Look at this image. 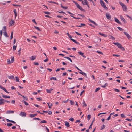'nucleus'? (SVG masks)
Segmentation results:
<instances>
[{
	"mask_svg": "<svg viewBox=\"0 0 132 132\" xmlns=\"http://www.w3.org/2000/svg\"><path fill=\"white\" fill-rule=\"evenodd\" d=\"M100 3L102 7L105 9L106 10H108V8L106 6L104 2L102 0H100Z\"/></svg>",
	"mask_w": 132,
	"mask_h": 132,
	"instance_id": "nucleus-1",
	"label": "nucleus"
},
{
	"mask_svg": "<svg viewBox=\"0 0 132 132\" xmlns=\"http://www.w3.org/2000/svg\"><path fill=\"white\" fill-rule=\"evenodd\" d=\"M123 33L128 39H129L130 38H131V36L129 35L128 33L125 32H124Z\"/></svg>",
	"mask_w": 132,
	"mask_h": 132,
	"instance_id": "nucleus-2",
	"label": "nucleus"
},
{
	"mask_svg": "<svg viewBox=\"0 0 132 132\" xmlns=\"http://www.w3.org/2000/svg\"><path fill=\"white\" fill-rule=\"evenodd\" d=\"M0 88L4 90L5 92H6L7 93H9V92L7 91V90L4 87L2 86L1 85H0Z\"/></svg>",
	"mask_w": 132,
	"mask_h": 132,
	"instance_id": "nucleus-3",
	"label": "nucleus"
},
{
	"mask_svg": "<svg viewBox=\"0 0 132 132\" xmlns=\"http://www.w3.org/2000/svg\"><path fill=\"white\" fill-rule=\"evenodd\" d=\"M106 16L107 18L109 20H110L111 18V16L108 13H106Z\"/></svg>",
	"mask_w": 132,
	"mask_h": 132,
	"instance_id": "nucleus-4",
	"label": "nucleus"
},
{
	"mask_svg": "<svg viewBox=\"0 0 132 132\" xmlns=\"http://www.w3.org/2000/svg\"><path fill=\"white\" fill-rule=\"evenodd\" d=\"M118 47L119 48L121 49L122 50H125L124 48L123 47H122L121 44L120 43L118 46Z\"/></svg>",
	"mask_w": 132,
	"mask_h": 132,
	"instance_id": "nucleus-5",
	"label": "nucleus"
},
{
	"mask_svg": "<svg viewBox=\"0 0 132 132\" xmlns=\"http://www.w3.org/2000/svg\"><path fill=\"white\" fill-rule=\"evenodd\" d=\"M88 20L91 23H93L96 26H97L98 25V24H96L94 21L92 20L90 18H88Z\"/></svg>",
	"mask_w": 132,
	"mask_h": 132,
	"instance_id": "nucleus-6",
	"label": "nucleus"
},
{
	"mask_svg": "<svg viewBox=\"0 0 132 132\" xmlns=\"http://www.w3.org/2000/svg\"><path fill=\"white\" fill-rule=\"evenodd\" d=\"M78 52V53L79 55L82 56H83L84 58H85L86 57V56L84 55V53L82 52L81 51H79V52Z\"/></svg>",
	"mask_w": 132,
	"mask_h": 132,
	"instance_id": "nucleus-7",
	"label": "nucleus"
},
{
	"mask_svg": "<svg viewBox=\"0 0 132 132\" xmlns=\"http://www.w3.org/2000/svg\"><path fill=\"white\" fill-rule=\"evenodd\" d=\"M2 94V97L3 98H4L6 99L7 98H10V96H9L4 95L3 94Z\"/></svg>",
	"mask_w": 132,
	"mask_h": 132,
	"instance_id": "nucleus-8",
	"label": "nucleus"
},
{
	"mask_svg": "<svg viewBox=\"0 0 132 132\" xmlns=\"http://www.w3.org/2000/svg\"><path fill=\"white\" fill-rule=\"evenodd\" d=\"M115 21L117 23L120 24H121V23L120 22L119 20L116 18L115 17L114 18Z\"/></svg>",
	"mask_w": 132,
	"mask_h": 132,
	"instance_id": "nucleus-9",
	"label": "nucleus"
},
{
	"mask_svg": "<svg viewBox=\"0 0 132 132\" xmlns=\"http://www.w3.org/2000/svg\"><path fill=\"white\" fill-rule=\"evenodd\" d=\"M120 17L121 20L123 22L125 23H126V21L122 15H120Z\"/></svg>",
	"mask_w": 132,
	"mask_h": 132,
	"instance_id": "nucleus-10",
	"label": "nucleus"
},
{
	"mask_svg": "<svg viewBox=\"0 0 132 132\" xmlns=\"http://www.w3.org/2000/svg\"><path fill=\"white\" fill-rule=\"evenodd\" d=\"M20 115H21V116H24V117H25L26 116V114L24 112H21Z\"/></svg>",
	"mask_w": 132,
	"mask_h": 132,
	"instance_id": "nucleus-11",
	"label": "nucleus"
},
{
	"mask_svg": "<svg viewBox=\"0 0 132 132\" xmlns=\"http://www.w3.org/2000/svg\"><path fill=\"white\" fill-rule=\"evenodd\" d=\"M7 77H8V78L9 79H13L14 80H15L14 76L13 75L11 76H7Z\"/></svg>",
	"mask_w": 132,
	"mask_h": 132,
	"instance_id": "nucleus-12",
	"label": "nucleus"
},
{
	"mask_svg": "<svg viewBox=\"0 0 132 132\" xmlns=\"http://www.w3.org/2000/svg\"><path fill=\"white\" fill-rule=\"evenodd\" d=\"M14 23V20L12 19L9 22V24L10 25V26H12Z\"/></svg>",
	"mask_w": 132,
	"mask_h": 132,
	"instance_id": "nucleus-13",
	"label": "nucleus"
},
{
	"mask_svg": "<svg viewBox=\"0 0 132 132\" xmlns=\"http://www.w3.org/2000/svg\"><path fill=\"white\" fill-rule=\"evenodd\" d=\"M13 12L15 14V18H16L17 16V11L16 9H14L13 10Z\"/></svg>",
	"mask_w": 132,
	"mask_h": 132,
	"instance_id": "nucleus-14",
	"label": "nucleus"
},
{
	"mask_svg": "<svg viewBox=\"0 0 132 132\" xmlns=\"http://www.w3.org/2000/svg\"><path fill=\"white\" fill-rule=\"evenodd\" d=\"M65 125L67 127H69L70 126V125L68 122L66 121L65 122Z\"/></svg>",
	"mask_w": 132,
	"mask_h": 132,
	"instance_id": "nucleus-15",
	"label": "nucleus"
},
{
	"mask_svg": "<svg viewBox=\"0 0 132 132\" xmlns=\"http://www.w3.org/2000/svg\"><path fill=\"white\" fill-rule=\"evenodd\" d=\"M122 7L124 11H125L127 9V7L125 5L123 7Z\"/></svg>",
	"mask_w": 132,
	"mask_h": 132,
	"instance_id": "nucleus-16",
	"label": "nucleus"
},
{
	"mask_svg": "<svg viewBox=\"0 0 132 132\" xmlns=\"http://www.w3.org/2000/svg\"><path fill=\"white\" fill-rule=\"evenodd\" d=\"M77 8H78L79 9H80L82 11H85V10L83 9L82 7L80 6V5H79V6L77 7Z\"/></svg>",
	"mask_w": 132,
	"mask_h": 132,
	"instance_id": "nucleus-17",
	"label": "nucleus"
},
{
	"mask_svg": "<svg viewBox=\"0 0 132 132\" xmlns=\"http://www.w3.org/2000/svg\"><path fill=\"white\" fill-rule=\"evenodd\" d=\"M77 8H78L79 9H80L82 11H85V10L83 9L82 7L80 6V5H79V6L77 7Z\"/></svg>",
	"mask_w": 132,
	"mask_h": 132,
	"instance_id": "nucleus-18",
	"label": "nucleus"
},
{
	"mask_svg": "<svg viewBox=\"0 0 132 132\" xmlns=\"http://www.w3.org/2000/svg\"><path fill=\"white\" fill-rule=\"evenodd\" d=\"M77 8H78L79 9H80L82 11H85V10L83 9L82 7L80 6V5H79V6L77 7Z\"/></svg>",
	"mask_w": 132,
	"mask_h": 132,
	"instance_id": "nucleus-19",
	"label": "nucleus"
},
{
	"mask_svg": "<svg viewBox=\"0 0 132 132\" xmlns=\"http://www.w3.org/2000/svg\"><path fill=\"white\" fill-rule=\"evenodd\" d=\"M14 111H7L6 113L7 114H10V113H14Z\"/></svg>",
	"mask_w": 132,
	"mask_h": 132,
	"instance_id": "nucleus-20",
	"label": "nucleus"
},
{
	"mask_svg": "<svg viewBox=\"0 0 132 132\" xmlns=\"http://www.w3.org/2000/svg\"><path fill=\"white\" fill-rule=\"evenodd\" d=\"M84 1H85L84 3L83 1H82V4L83 5H87L88 4V3L87 2V0H84Z\"/></svg>",
	"mask_w": 132,
	"mask_h": 132,
	"instance_id": "nucleus-21",
	"label": "nucleus"
},
{
	"mask_svg": "<svg viewBox=\"0 0 132 132\" xmlns=\"http://www.w3.org/2000/svg\"><path fill=\"white\" fill-rule=\"evenodd\" d=\"M4 103L3 101V99L1 98L0 99V105H3Z\"/></svg>",
	"mask_w": 132,
	"mask_h": 132,
	"instance_id": "nucleus-22",
	"label": "nucleus"
},
{
	"mask_svg": "<svg viewBox=\"0 0 132 132\" xmlns=\"http://www.w3.org/2000/svg\"><path fill=\"white\" fill-rule=\"evenodd\" d=\"M30 60H33L36 59V57L35 56H32L31 57H30Z\"/></svg>",
	"mask_w": 132,
	"mask_h": 132,
	"instance_id": "nucleus-23",
	"label": "nucleus"
},
{
	"mask_svg": "<svg viewBox=\"0 0 132 132\" xmlns=\"http://www.w3.org/2000/svg\"><path fill=\"white\" fill-rule=\"evenodd\" d=\"M80 72H79V73L81 74H82V75H84L85 76H86V77H87V76H86V74L83 72L81 70V71H80Z\"/></svg>",
	"mask_w": 132,
	"mask_h": 132,
	"instance_id": "nucleus-24",
	"label": "nucleus"
},
{
	"mask_svg": "<svg viewBox=\"0 0 132 132\" xmlns=\"http://www.w3.org/2000/svg\"><path fill=\"white\" fill-rule=\"evenodd\" d=\"M48 104L49 108H51L52 106V103H47Z\"/></svg>",
	"mask_w": 132,
	"mask_h": 132,
	"instance_id": "nucleus-25",
	"label": "nucleus"
},
{
	"mask_svg": "<svg viewBox=\"0 0 132 132\" xmlns=\"http://www.w3.org/2000/svg\"><path fill=\"white\" fill-rule=\"evenodd\" d=\"M37 114H30L29 115V117H33L36 116Z\"/></svg>",
	"mask_w": 132,
	"mask_h": 132,
	"instance_id": "nucleus-26",
	"label": "nucleus"
},
{
	"mask_svg": "<svg viewBox=\"0 0 132 132\" xmlns=\"http://www.w3.org/2000/svg\"><path fill=\"white\" fill-rule=\"evenodd\" d=\"M64 57L65 58H66V59H67L68 60H70V61L71 62H72V61L70 58L69 57Z\"/></svg>",
	"mask_w": 132,
	"mask_h": 132,
	"instance_id": "nucleus-27",
	"label": "nucleus"
},
{
	"mask_svg": "<svg viewBox=\"0 0 132 132\" xmlns=\"http://www.w3.org/2000/svg\"><path fill=\"white\" fill-rule=\"evenodd\" d=\"M4 35L6 37H8L9 36L8 35L6 31L4 32Z\"/></svg>",
	"mask_w": 132,
	"mask_h": 132,
	"instance_id": "nucleus-28",
	"label": "nucleus"
},
{
	"mask_svg": "<svg viewBox=\"0 0 132 132\" xmlns=\"http://www.w3.org/2000/svg\"><path fill=\"white\" fill-rule=\"evenodd\" d=\"M99 34L100 35H101L102 36H104V37H106L107 36V35H105V34H104L101 33H100V32L99 33Z\"/></svg>",
	"mask_w": 132,
	"mask_h": 132,
	"instance_id": "nucleus-29",
	"label": "nucleus"
},
{
	"mask_svg": "<svg viewBox=\"0 0 132 132\" xmlns=\"http://www.w3.org/2000/svg\"><path fill=\"white\" fill-rule=\"evenodd\" d=\"M73 2L76 5L77 7L79 6V5L78 4V3L77 2L73 1Z\"/></svg>",
	"mask_w": 132,
	"mask_h": 132,
	"instance_id": "nucleus-30",
	"label": "nucleus"
},
{
	"mask_svg": "<svg viewBox=\"0 0 132 132\" xmlns=\"http://www.w3.org/2000/svg\"><path fill=\"white\" fill-rule=\"evenodd\" d=\"M21 50V48H20L19 50L18 51V52L17 54L19 55H20V51Z\"/></svg>",
	"mask_w": 132,
	"mask_h": 132,
	"instance_id": "nucleus-31",
	"label": "nucleus"
},
{
	"mask_svg": "<svg viewBox=\"0 0 132 132\" xmlns=\"http://www.w3.org/2000/svg\"><path fill=\"white\" fill-rule=\"evenodd\" d=\"M105 127V126L104 125H103L101 127V130H102L104 129Z\"/></svg>",
	"mask_w": 132,
	"mask_h": 132,
	"instance_id": "nucleus-32",
	"label": "nucleus"
},
{
	"mask_svg": "<svg viewBox=\"0 0 132 132\" xmlns=\"http://www.w3.org/2000/svg\"><path fill=\"white\" fill-rule=\"evenodd\" d=\"M61 7L63 9H67L68 8V7L67 6L64 7L63 6L62 4H61Z\"/></svg>",
	"mask_w": 132,
	"mask_h": 132,
	"instance_id": "nucleus-33",
	"label": "nucleus"
},
{
	"mask_svg": "<svg viewBox=\"0 0 132 132\" xmlns=\"http://www.w3.org/2000/svg\"><path fill=\"white\" fill-rule=\"evenodd\" d=\"M83 102L82 103L83 104V106H85L86 107L87 106V105L86 104L85 102L83 100Z\"/></svg>",
	"mask_w": 132,
	"mask_h": 132,
	"instance_id": "nucleus-34",
	"label": "nucleus"
},
{
	"mask_svg": "<svg viewBox=\"0 0 132 132\" xmlns=\"http://www.w3.org/2000/svg\"><path fill=\"white\" fill-rule=\"evenodd\" d=\"M22 102H24L25 105H29L28 103L24 100Z\"/></svg>",
	"mask_w": 132,
	"mask_h": 132,
	"instance_id": "nucleus-35",
	"label": "nucleus"
},
{
	"mask_svg": "<svg viewBox=\"0 0 132 132\" xmlns=\"http://www.w3.org/2000/svg\"><path fill=\"white\" fill-rule=\"evenodd\" d=\"M117 28L120 31H123V29L122 28H121L120 27H117Z\"/></svg>",
	"mask_w": 132,
	"mask_h": 132,
	"instance_id": "nucleus-36",
	"label": "nucleus"
},
{
	"mask_svg": "<svg viewBox=\"0 0 132 132\" xmlns=\"http://www.w3.org/2000/svg\"><path fill=\"white\" fill-rule=\"evenodd\" d=\"M56 78L55 77H51L50 78V80H52V79L56 80Z\"/></svg>",
	"mask_w": 132,
	"mask_h": 132,
	"instance_id": "nucleus-37",
	"label": "nucleus"
},
{
	"mask_svg": "<svg viewBox=\"0 0 132 132\" xmlns=\"http://www.w3.org/2000/svg\"><path fill=\"white\" fill-rule=\"evenodd\" d=\"M11 57V63H12L14 61V58L13 57Z\"/></svg>",
	"mask_w": 132,
	"mask_h": 132,
	"instance_id": "nucleus-38",
	"label": "nucleus"
},
{
	"mask_svg": "<svg viewBox=\"0 0 132 132\" xmlns=\"http://www.w3.org/2000/svg\"><path fill=\"white\" fill-rule=\"evenodd\" d=\"M44 13L45 14H48L50 15V13L49 12L44 11Z\"/></svg>",
	"mask_w": 132,
	"mask_h": 132,
	"instance_id": "nucleus-39",
	"label": "nucleus"
},
{
	"mask_svg": "<svg viewBox=\"0 0 132 132\" xmlns=\"http://www.w3.org/2000/svg\"><path fill=\"white\" fill-rule=\"evenodd\" d=\"M70 103L71 105H73L74 104V102L72 100H70Z\"/></svg>",
	"mask_w": 132,
	"mask_h": 132,
	"instance_id": "nucleus-40",
	"label": "nucleus"
},
{
	"mask_svg": "<svg viewBox=\"0 0 132 132\" xmlns=\"http://www.w3.org/2000/svg\"><path fill=\"white\" fill-rule=\"evenodd\" d=\"M23 98V99L25 100L26 101L28 100V98L26 97H25L24 96L22 95V96Z\"/></svg>",
	"mask_w": 132,
	"mask_h": 132,
	"instance_id": "nucleus-41",
	"label": "nucleus"
},
{
	"mask_svg": "<svg viewBox=\"0 0 132 132\" xmlns=\"http://www.w3.org/2000/svg\"><path fill=\"white\" fill-rule=\"evenodd\" d=\"M120 4L121 5L122 7H123L125 5L122 2H119Z\"/></svg>",
	"mask_w": 132,
	"mask_h": 132,
	"instance_id": "nucleus-42",
	"label": "nucleus"
},
{
	"mask_svg": "<svg viewBox=\"0 0 132 132\" xmlns=\"http://www.w3.org/2000/svg\"><path fill=\"white\" fill-rule=\"evenodd\" d=\"M47 122L45 120H43L40 122L41 123H46Z\"/></svg>",
	"mask_w": 132,
	"mask_h": 132,
	"instance_id": "nucleus-43",
	"label": "nucleus"
},
{
	"mask_svg": "<svg viewBox=\"0 0 132 132\" xmlns=\"http://www.w3.org/2000/svg\"><path fill=\"white\" fill-rule=\"evenodd\" d=\"M39 72H40V73L41 74H43L44 73L45 70H44L43 71H42V70H40L39 71Z\"/></svg>",
	"mask_w": 132,
	"mask_h": 132,
	"instance_id": "nucleus-44",
	"label": "nucleus"
},
{
	"mask_svg": "<svg viewBox=\"0 0 132 132\" xmlns=\"http://www.w3.org/2000/svg\"><path fill=\"white\" fill-rule=\"evenodd\" d=\"M15 78H16V82H19V80L18 77H15Z\"/></svg>",
	"mask_w": 132,
	"mask_h": 132,
	"instance_id": "nucleus-45",
	"label": "nucleus"
},
{
	"mask_svg": "<svg viewBox=\"0 0 132 132\" xmlns=\"http://www.w3.org/2000/svg\"><path fill=\"white\" fill-rule=\"evenodd\" d=\"M110 38L112 40H114L115 39V38L113 36H112L110 35Z\"/></svg>",
	"mask_w": 132,
	"mask_h": 132,
	"instance_id": "nucleus-46",
	"label": "nucleus"
},
{
	"mask_svg": "<svg viewBox=\"0 0 132 132\" xmlns=\"http://www.w3.org/2000/svg\"><path fill=\"white\" fill-rule=\"evenodd\" d=\"M87 119L88 120H89L91 118V115H88L87 116Z\"/></svg>",
	"mask_w": 132,
	"mask_h": 132,
	"instance_id": "nucleus-47",
	"label": "nucleus"
},
{
	"mask_svg": "<svg viewBox=\"0 0 132 132\" xmlns=\"http://www.w3.org/2000/svg\"><path fill=\"white\" fill-rule=\"evenodd\" d=\"M11 63L9 59H7V63L8 64H10Z\"/></svg>",
	"mask_w": 132,
	"mask_h": 132,
	"instance_id": "nucleus-48",
	"label": "nucleus"
},
{
	"mask_svg": "<svg viewBox=\"0 0 132 132\" xmlns=\"http://www.w3.org/2000/svg\"><path fill=\"white\" fill-rule=\"evenodd\" d=\"M69 120L73 122L74 121V119L73 118H69Z\"/></svg>",
	"mask_w": 132,
	"mask_h": 132,
	"instance_id": "nucleus-49",
	"label": "nucleus"
},
{
	"mask_svg": "<svg viewBox=\"0 0 132 132\" xmlns=\"http://www.w3.org/2000/svg\"><path fill=\"white\" fill-rule=\"evenodd\" d=\"M33 120H40L41 119L39 118H35L33 119Z\"/></svg>",
	"mask_w": 132,
	"mask_h": 132,
	"instance_id": "nucleus-50",
	"label": "nucleus"
},
{
	"mask_svg": "<svg viewBox=\"0 0 132 132\" xmlns=\"http://www.w3.org/2000/svg\"><path fill=\"white\" fill-rule=\"evenodd\" d=\"M34 27H35V28L36 29H37V30H38L39 31H40V29L38 27H37V26H34Z\"/></svg>",
	"mask_w": 132,
	"mask_h": 132,
	"instance_id": "nucleus-51",
	"label": "nucleus"
},
{
	"mask_svg": "<svg viewBox=\"0 0 132 132\" xmlns=\"http://www.w3.org/2000/svg\"><path fill=\"white\" fill-rule=\"evenodd\" d=\"M49 3H53L54 4H56L57 5L58 4V3H56L55 2H53V1H49L48 2Z\"/></svg>",
	"mask_w": 132,
	"mask_h": 132,
	"instance_id": "nucleus-52",
	"label": "nucleus"
},
{
	"mask_svg": "<svg viewBox=\"0 0 132 132\" xmlns=\"http://www.w3.org/2000/svg\"><path fill=\"white\" fill-rule=\"evenodd\" d=\"M17 46H14V45L13 47V50H15Z\"/></svg>",
	"mask_w": 132,
	"mask_h": 132,
	"instance_id": "nucleus-53",
	"label": "nucleus"
},
{
	"mask_svg": "<svg viewBox=\"0 0 132 132\" xmlns=\"http://www.w3.org/2000/svg\"><path fill=\"white\" fill-rule=\"evenodd\" d=\"M100 89V88L99 87H98V88H97L95 90V92H97V91L99 90Z\"/></svg>",
	"mask_w": 132,
	"mask_h": 132,
	"instance_id": "nucleus-54",
	"label": "nucleus"
},
{
	"mask_svg": "<svg viewBox=\"0 0 132 132\" xmlns=\"http://www.w3.org/2000/svg\"><path fill=\"white\" fill-rule=\"evenodd\" d=\"M119 43H118V42H116V43H113V44L114 45H115L117 46H118V45H119Z\"/></svg>",
	"mask_w": 132,
	"mask_h": 132,
	"instance_id": "nucleus-55",
	"label": "nucleus"
},
{
	"mask_svg": "<svg viewBox=\"0 0 132 132\" xmlns=\"http://www.w3.org/2000/svg\"><path fill=\"white\" fill-rule=\"evenodd\" d=\"M33 63L34 65H38L39 64V63L37 62H34Z\"/></svg>",
	"mask_w": 132,
	"mask_h": 132,
	"instance_id": "nucleus-56",
	"label": "nucleus"
},
{
	"mask_svg": "<svg viewBox=\"0 0 132 132\" xmlns=\"http://www.w3.org/2000/svg\"><path fill=\"white\" fill-rule=\"evenodd\" d=\"M7 125L8 126H10L13 125L11 123H8Z\"/></svg>",
	"mask_w": 132,
	"mask_h": 132,
	"instance_id": "nucleus-57",
	"label": "nucleus"
},
{
	"mask_svg": "<svg viewBox=\"0 0 132 132\" xmlns=\"http://www.w3.org/2000/svg\"><path fill=\"white\" fill-rule=\"evenodd\" d=\"M126 16L128 17L129 18H130V19L132 21V17H131L129 15H126Z\"/></svg>",
	"mask_w": 132,
	"mask_h": 132,
	"instance_id": "nucleus-58",
	"label": "nucleus"
},
{
	"mask_svg": "<svg viewBox=\"0 0 132 132\" xmlns=\"http://www.w3.org/2000/svg\"><path fill=\"white\" fill-rule=\"evenodd\" d=\"M97 52L98 53L100 54H102V55H103V53L102 52H100V51H97Z\"/></svg>",
	"mask_w": 132,
	"mask_h": 132,
	"instance_id": "nucleus-59",
	"label": "nucleus"
},
{
	"mask_svg": "<svg viewBox=\"0 0 132 132\" xmlns=\"http://www.w3.org/2000/svg\"><path fill=\"white\" fill-rule=\"evenodd\" d=\"M46 90L47 93H51V92L50 89H46Z\"/></svg>",
	"mask_w": 132,
	"mask_h": 132,
	"instance_id": "nucleus-60",
	"label": "nucleus"
},
{
	"mask_svg": "<svg viewBox=\"0 0 132 132\" xmlns=\"http://www.w3.org/2000/svg\"><path fill=\"white\" fill-rule=\"evenodd\" d=\"M3 31H6V27L5 26H4L3 27Z\"/></svg>",
	"mask_w": 132,
	"mask_h": 132,
	"instance_id": "nucleus-61",
	"label": "nucleus"
},
{
	"mask_svg": "<svg viewBox=\"0 0 132 132\" xmlns=\"http://www.w3.org/2000/svg\"><path fill=\"white\" fill-rule=\"evenodd\" d=\"M11 89L12 90L16 89V88L14 86H12L11 87Z\"/></svg>",
	"mask_w": 132,
	"mask_h": 132,
	"instance_id": "nucleus-62",
	"label": "nucleus"
},
{
	"mask_svg": "<svg viewBox=\"0 0 132 132\" xmlns=\"http://www.w3.org/2000/svg\"><path fill=\"white\" fill-rule=\"evenodd\" d=\"M113 55L114 56H115L116 57H119L120 56V55L118 54H113Z\"/></svg>",
	"mask_w": 132,
	"mask_h": 132,
	"instance_id": "nucleus-63",
	"label": "nucleus"
},
{
	"mask_svg": "<svg viewBox=\"0 0 132 132\" xmlns=\"http://www.w3.org/2000/svg\"><path fill=\"white\" fill-rule=\"evenodd\" d=\"M121 116L122 118H125L126 117L123 114H121Z\"/></svg>",
	"mask_w": 132,
	"mask_h": 132,
	"instance_id": "nucleus-64",
	"label": "nucleus"
}]
</instances>
